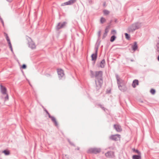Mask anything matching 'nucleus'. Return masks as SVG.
I'll return each instance as SVG.
<instances>
[{
	"instance_id": "20e7f679",
	"label": "nucleus",
	"mask_w": 159,
	"mask_h": 159,
	"mask_svg": "<svg viewBox=\"0 0 159 159\" xmlns=\"http://www.w3.org/2000/svg\"><path fill=\"white\" fill-rule=\"evenodd\" d=\"M27 40L28 41V44L29 47L32 49L35 48L36 45L32 40L29 38L27 39Z\"/></svg>"
},
{
	"instance_id": "7c9ffc66",
	"label": "nucleus",
	"mask_w": 159,
	"mask_h": 159,
	"mask_svg": "<svg viewBox=\"0 0 159 159\" xmlns=\"http://www.w3.org/2000/svg\"><path fill=\"white\" fill-rule=\"evenodd\" d=\"M135 152L139 154V155H141L140 152L138 150H136Z\"/></svg>"
},
{
	"instance_id": "aec40b11",
	"label": "nucleus",
	"mask_w": 159,
	"mask_h": 159,
	"mask_svg": "<svg viewBox=\"0 0 159 159\" xmlns=\"http://www.w3.org/2000/svg\"><path fill=\"white\" fill-rule=\"evenodd\" d=\"M105 65V61L104 60H103L101 62L100 66L102 68L104 67Z\"/></svg>"
},
{
	"instance_id": "0eeeda50",
	"label": "nucleus",
	"mask_w": 159,
	"mask_h": 159,
	"mask_svg": "<svg viewBox=\"0 0 159 159\" xmlns=\"http://www.w3.org/2000/svg\"><path fill=\"white\" fill-rule=\"evenodd\" d=\"M76 1V0H70L66 2L62 3L61 4V6L66 5H71L73 4Z\"/></svg>"
},
{
	"instance_id": "393cba45",
	"label": "nucleus",
	"mask_w": 159,
	"mask_h": 159,
	"mask_svg": "<svg viewBox=\"0 0 159 159\" xmlns=\"http://www.w3.org/2000/svg\"><path fill=\"white\" fill-rule=\"evenodd\" d=\"M3 152L6 155H8L10 154L9 152L7 150H4L3 151Z\"/></svg>"
},
{
	"instance_id": "bb28decb",
	"label": "nucleus",
	"mask_w": 159,
	"mask_h": 159,
	"mask_svg": "<svg viewBox=\"0 0 159 159\" xmlns=\"http://www.w3.org/2000/svg\"><path fill=\"white\" fill-rule=\"evenodd\" d=\"M125 38L127 39H129L130 38V36L128 34L126 33L125 34Z\"/></svg>"
},
{
	"instance_id": "5701e85b",
	"label": "nucleus",
	"mask_w": 159,
	"mask_h": 159,
	"mask_svg": "<svg viewBox=\"0 0 159 159\" xmlns=\"http://www.w3.org/2000/svg\"><path fill=\"white\" fill-rule=\"evenodd\" d=\"M135 25H132L130 27V29L132 31L133 30H135V29H137L136 27H135Z\"/></svg>"
},
{
	"instance_id": "412c9836",
	"label": "nucleus",
	"mask_w": 159,
	"mask_h": 159,
	"mask_svg": "<svg viewBox=\"0 0 159 159\" xmlns=\"http://www.w3.org/2000/svg\"><path fill=\"white\" fill-rule=\"evenodd\" d=\"M103 12L104 15H107L109 14L110 11L107 10H105L103 11Z\"/></svg>"
},
{
	"instance_id": "39448f33",
	"label": "nucleus",
	"mask_w": 159,
	"mask_h": 159,
	"mask_svg": "<svg viewBox=\"0 0 159 159\" xmlns=\"http://www.w3.org/2000/svg\"><path fill=\"white\" fill-rule=\"evenodd\" d=\"M4 34L5 36L6 37L7 40V41L9 47L10 48L11 50V51L12 52H13V51L12 48V47L11 46V43L10 42V39L8 36V35L7 34H6V33H4Z\"/></svg>"
},
{
	"instance_id": "473e14b6",
	"label": "nucleus",
	"mask_w": 159,
	"mask_h": 159,
	"mask_svg": "<svg viewBox=\"0 0 159 159\" xmlns=\"http://www.w3.org/2000/svg\"><path fill=\"white\" fill-rule=\"evenodd\" d=\"M103 5L104 7H106V2H104L103 4Z\"/></svg>"
},
{
	"instance_id": "9d476101",
	"label": "nucleus",
	"mask_w": 159,
	"mask_h": 159,
	"mask_svg": "<svg viewBox=\"0 0 159 159\" xmlns=\"http://www.w3.org/2000/svg\"><path fill=\"white\" fill-rule=\"evenodd\" d=\"M100 149L99 148H93L90 149L89 150V152H90L96 153H99L100 152Z\"/></svg>"
},
{
	"instance_id": "e433bc0d",
	"label": "nucleus",
	"mask_w": 159,
	"mask_h": 159,
	"mask_svg": "<svg viewBox=\"0 0 159 159\" xmlns=\"http://www.w3.org/2000/svg\"><path fill=\"white\" fill-rule=\"evenodd\" d=\"M133 151H135H135L136 150H135V149H133Z\"/></svg>"
},
{
	"instance_id": "f704fd0d",
	"label": "nucleus",
	"mask_w": 159,
	"mask_h": 159,
	"mask_svg": "<svg viewBox=\"0 0 159 159\" xmlns=\"http://www.w3.org/2000/svg\"><path fill=\"white\" fill-rule=\"evenodd\" d=\"M7 0L8 1V2H11L12 1V0Z\"/></svg>"
},
{
	"instance_id": "c756f323",
	"label": "nucleus",
	"mask_w": 159,
	"mask_h": 159,
	"mask_svg": "<svg viewBox=\"0 0 159 159\" xmlns=\"http://www.w3.org/2000/svg\"><path fill=\"white\" fill-rule=\"evenodd\" d=\"M22 68L23 69H25L26 68V66L24 64L22 65Z\"/></svg>"
},
{
	"instance_id": "cd10ccee",
	"label": "nucleus",
	"mask_w": 159,
	"mask_h": 159,
	"mask_svg": "<svg viewBox=\"0 0 159 159\" xmlns=\"http://www.w3.org/2000/svg\"><path fill=\"white\" fill-rule=\"evenodd\" d=\"M111 33L112 34L114 35L116 34V31L115 30H112L111 32Z\"/></svg>"
},
{
	"instance_id": "2f4dec72",
	"label": "nucleus",
	"mask_w": 159,
	"mask_h": 159,
	"mask_svg": "<svg viewBox=\"0 0 159 159\" xmlns=\"http://www.w3.org/2000/svg\"><path fill=\"white\" fill-rule=\"evenodd\" d=\"M64 159H70V158L67 157L66 155L65 156V157H64Z\"/></svg>"
},
{
	"instance_id": "72a5a7b5",
	"label": "nucleus",
	"mask_w": 159,
	"mask_h": 159,
	"mask_svg": "<svg viewBox=\"0 0 159 159\" xmlns=\"http://www.w3.org/2000/svg\"><path fill=\"white\" fill-rule=\"evenodd\" d=\"M157 60L159 61V56L157 57Z\"/></svg>"
},
{
	"instance_id": "f03ea898",
	"label": "nucleus",
	"mask_w": 159,
	"mask_h": 159,
	"mask_svg": "<svg viewBox=\"0 0 159 159\" xmlns=\"http://www.w3.org/2000/svg\"><path fill=\"white\" fill-rule=\"evenodd\" d=\"M95 83L96 85V89L97 90L99 89L101 87L103 83V80L102 78H100L99 79H96Z\"/></svg>"
},
{
	"instance_id": "f257e3e1",
	"label": "nucleus",
	"mask_w": 159,
	"mask_h": 159,
	"mask_svg": "<svg viewBox=\"0 0 159 159\" xmlns=\"http://www.w3.org/2000/svg\"><path fill=\"white\" fill-rule=\"evenodd\" d=\"M117 80V83L119 85V88L120 89L123 91H124L126 89V87L125 86V83L124 81L121 80L118 76H116Z\"/></svg>"
},
{
	"instance_id": "f3484780",
	"label": "nucleus",
	"mask_w": 159,
	"mask_h": 159,
	"mask_svg": "<svg viewBox=\"0 0 159 159\" xmlns=\"http://www.w3.org/2000/svg\"><path fill=\"white\" fill-rule=\"evenodd\" d=\"M49 117L54 122L56 125H57V122L56 121V119L55 117L53 116H49Z\"/></svg>"
},
{
	"instance_id": "6ab92c4d",
	"label": "nucleus",
	"mask_w": 159,
	"mask_h": 159,
	"mask_svg": "<svg viewBox=\"0 0 159 159\" xmlns=\"http://www.w3.org/2000/svg\"><path fill=\"white\" fill-rule=\"evenodd\" d=\"M132 48L134 51L136 50L137 48V43L135 42L134 43V44L132 46Z\"/></svg>"
},
{
	"instance_id": "c85d7f7f",
	"label": "nucleus",
	"mask_w": 159,
	"mask_h": 159,
	"mask_svg": "<svg viewBox=\"0 0 159 159\" xmlns=\"http://www.w3.org/2000/svg\"><path fill=\"white\" fill-rule=\"evenodd\" d=\"M157 51L159 53V43L157 44Z\"/></svg>"
},
{
	"instance_id": "6e6552de",
	"label": "nucleus",
	"mask_w": 159,
	"mask_h": 159,
	"mask_svg": "<svg viewBox=\"0 0 159 159\" xmlns=\"http://www.w3.org/2000/svg\"><path fill=\"white\" fill-rule=\"evenodd\" d=\"M102 72L101 71H97L95 73V77L96 79L102 78Z\"/></svg>"
},
{
	"instance_id": "dca6fc26",
	"label": "nucleus",
	"mask_w": 159,
	"mask_h": 159,
	"mask_svg": "<svg viewBox=\"0 0 159 159\" xmlns=\"http://www.w3.org/2000/svg\"><path fill=\"white\" fill-rule=\"evenodd\" d=\"M139 84V82L138 80H134L132 84V86L134 88L136 87V85H138Z\"/></svg>"
},
{
	"instance_id": "423d86ee",
	"label": "nucleus",
	"mask_w": 159,
	"mask_h": 159,
	"mask_svg": "<svg viewBox=\"0 0 159 159\" xmlns=\"http://www.w3.org/2000/svg\"><path fill=\"white\" fill-rule=\"evenodd\" d=\"M110 139L115 141L119 140L120 138V135L119 134L113 135L110 137Z\"/></svg>"
},
{
	"instance_id": "4468645a",
	"label": "nucleus",
	"mask_w": 159,
	"mask_h": 159,
	"mask_svg": "<svg viewBox=\"0 0 159 159\" xmlns=\"http://www.w3.org/2000/svg\"><path fill=\"white\" fill-rule=\"evenodd\" d=\"M57 72L60 78H61L64 75L63 71L61 69H58Z\"/></svg>"
},
{
	"instance_id": "a211bd4d",
	"label": "nucleus",
	"mask_w": 159,
	"mask_h": 159,
	"mask_svg": "<svg viewBox=\"0 0 159 159\" xmlns=\"http://www.w3.org/2000/svg\"><path fill=\"white\" fill-rule=\"evenodd\" d=\"M132 158L133 159H141V155H133L132 157Z\"/></svg>"
},
{
	"instance_id": "c9c22d12",
	"label": "nucleus",
	"mask_w": 159,
	"mask_h": 159,
	"mask_svg": "<svg viewBox=\"0 0 159 159\" xmlns=\"http://www.w3.org/2000/svg\"><path fill=\"white\" fill-rule=\"evenodd\" d=\"M1 21H2V24L3 25V21L2 20H1Z\"/></svg>"
},
{
	"instance_id": "1a4fd4ad",
	"label": "nucleus",
	"mask_w": 159,
	"mask_h": 159,
	"mask_svg": "<svg viewBox=\"0 0 159 159\" xmlns=\"http://www.w3.org/2000/svg\"><path fill=\"white\" fill-rule=\"evenodd\" d=\"M105 156L108 158H112L114 157V152L112 151L108 152L105 154Z\"/></svg>"
},
{
	"instance_id": "7ed1b4c3",
	"label": "nucleus",
	"mask_w": 159,
	"mask_h": 159,
	"mask_svg": "<svg viewBox=\"0 0 159 159\" xmlns=\"http://www.w3.org/2000/svg\"><path fill=\"white\" fill-rule=\"evenodd\" d=\"M1 91L2 94L5 96V100L6 101L8 99V96L7 93V89L6 88L2 85H0Z\"/></svg>"
},
{
	"instance_id": "2eb2a0df",
	"label": "nucleus",
	"mask_w": 159,
	"mask_h": 159,
	"mask_svg": "<svg viewBox=\"0 0 159 159\" xmlns=\"http://www.w3.org/2000/svg\"><path fill=\"white\" fill-rule=\"evenodd\" d=\"M109 28L110 27L109 26H108L106 27L105 30V32L104 34V37H105L107 35V33L109 32Z\"/></svg>"
},
{
	"instance_id": "4be33fe9",
	"label": "nucleus",
	"mask_w": 159,
	"mask_h": 159,
	"mask_svg": "<svg viewBox=\"0 0 159 159\" xmlns=\"http://www.w3.org/2000/svg\"><path fill=\"white\" fill-rule=\"evenodd\" d=\"M106 21V19L103 17H101L100 19V22L101 23H103L105 22Z\"/></svg>"
},
{
	"instance_id": "f8f14e48",
	"label": "nucleus",
	"mask_w": 159,
	"mask_h": 159,
	"mask_svg": "<svg viewBox=\"0 0 159 159\" xmlns=\"http://www.w3.org/2000/svg\"><path fill=\"white\" fill-rule=\"evenodd\" d=\"M114 127L116 131L118 132H120L122 130L121 126L118 124L114 125Z\"/></svg>"
},
{
	"instance_id": "b1692460",
	"label": "nucleus",
	"mask_w": 159,
	"mask_h": 159,
	"mask_svg": "<svg viewBox=\"0 0 159 159\" xmlns=\"http://www.w3.org/2000/svg\"><path fill=\"white\" fill-rule=\"evenodd\" d=\"M116 38V37L114 35L111 36L110 39L111 42H113V41H114L115 40Z\"/></svg>"
},
{
	"instance_id": "a878e982",
	"label": "nucleus",
	"mask_w": 159,
	"mask_h": 159,
	"mask_svg": "<svg viewBox=\"0 0 159 159\" xmlns=\"http://www.w3.org/2000/svg\"><path fill=\"white\" fill-rule=\"evenodd\" d=\"M150 92L152 94H154L155 93V90L154 89H152L150 90Z\"/></svg>"
},
{
	"instance_id": "ddd939ff",
	"label": "nucleus",
	"mask_w": 159,
	"mask_h": 159,
	"mask_svg": "<svg viewBox=\"0 0 159 159\" xmlns=\"http://www.w3.org/2000/svg\"><path fill=\"white\" fill-rule=\"evenodd\" d=\"M66 24V22H64L62 23H59L57 27V30L60 29L63 27Z\"/></svg>"
},
{
	"instance_id": "9b49d317",
	"label": "nucleus",
	"mask_w": 159,
	"mask_h": 159,
	"mask_svg": "<svg viewBox=\"0 0 159 159\" xmlns=\"http://www.w3.org/2000/svg\"><path fill=\"white\" fill-rule=\"evenodd\" d=\"M97 51L98 48H96L95 53L91 55V57L92 58V61H95L96 60L97 55Z\"/></svg>"
}]
</instances>
